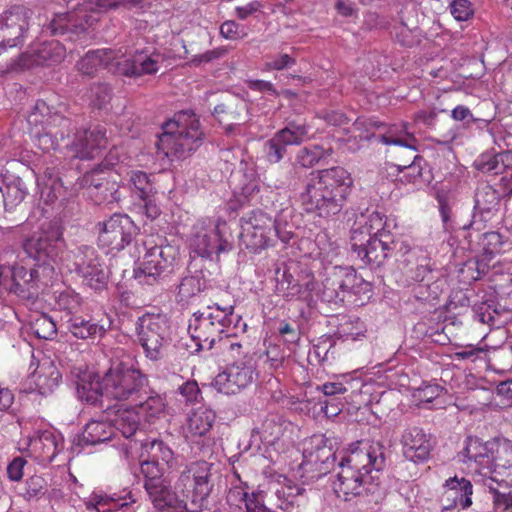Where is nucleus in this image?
Listing matches in <instances>:
<instances>
[{"mask_svg": "<svg viewBox=\"0 0 512 512\" xmlns=\"http://www.w3.org/2000/svg\"><path fill=\"white\" fill-rule=\"evenodd\" d=\"M389 225L380 212H372L367 217L364 225L354 228L353 231H364V237H382L384 233H391Z\"/></svg>", "mask_w": 512, "mask_h": 512, "instance_id": "8fccbe9b", "label": "nucleus"}, {"mask_svg": "<svg viewBox=\"0 0 512 512\" xmlns=\"http://www.w3.org/2000/svg\"><path fill=\"white\" fill-rule=\"evenodd\" d=\"M140 414L134 404H117L107 410V420H110L114 433L119 432L125 438L132 437L140 426Z\"/></svg>", "mask_w": 512, "mask_h": 512, "instance_id": "f704fd0d", "label": "nucleus"}, {"mask_svg": "<svg viewBox=\"0 0 512 512\" xmlns=\"http://www.w3.org/2000/svg\"><path fill=\"white\" fill-rule=\"evenodd\" d=\"M55 306L57 309L66 311L70 316L80 311L82 298L72 289H64L55 296Z\"/></svg>", "mask_w": 512, "mask_h": 512, "instance_id": "3c124183", "label": "nucleus"}, {"mask_svg": "<svg viewBox=\"0 0 512 512\" xmlns=\"http://www.w3.org/2000/svg\"><path fill=\"white\" fill-rule=\"evenodd\" d=\"M31 332L40 339L51 340L56 336L55 322L46 314H36L30 321Z\"/></svg>", "mask_w": 512, "mask_h": 512, "instance_id": "09e8293b", "label": "nucleus"}, {"mask_svg": "<svg viewBox=\"0 0 512 512\" xmlns=\"http://www.w3.org/2000/svg\"><path fill=\"white\" fill-rule=\"evenodd\" d=\"M380 140L386 145H395L407 149L409 154H414L417 151V140L413 133L409 131L407 123L389 126L386 132L380 136Z\"/></svg>", "mask_w": 512, "mask_h": 512, "instance_id": "c03bdc74", "label": "nucleus"}, {"mask_svg": "<svg viewBox=\"0 0 512 512\" xmlns=\"http://www.w3.org/2000/svg\"><path fill=\"white\" fill-rule=\"evenodd\" d=\"M32 11L22 5H15L0 14V51L21 45L30 26Z\"/></svg>", "mask_w": 512, "mask_h": 512, "instance_id": "dca6fc26", "label": "nucleus"}, {"mask_svg": "<svg viewBox=\"0 0 512 512\" xmlns=\"http://www.w3.org/2000/svg\"><path fill=\"white\" fill-rule=\"evenodd\" d=\"M353 180L342 167H332L310 174L299 200L307 212L329 217L340 212L350 193Z\"/></svg>", "mask_w": 512, "mask_h": 512, "instance_id": "7ed1b4c3", "label": "nucleus"}, {"mask_svg": "<svg viewBox=\"0 0 512 512\" xmlns=\"http://www.w3.org/2000/svg\"><path fill=\"white\" fill-rule=\"evenodd\" d=\"M364 332V323L358 318L346 321L345 323L341 324L339 329L340 335L347 340H357L364 334Z\"/></svg>", "mask_w": 512, "mask_h": 512, "instance_id": "bf43d9fd", "label": "nucleus"}, {"mask_svg": "<svg viewBox=\"0 0 512 512\" xmlns=\"http://www.w3.org/2000/svg\"><path fill=\"white\" fill-rule=\"evenodd\" d=\"M148 379L131 362H113L102 378L87 374L77 385L78 397L89 404L100 399L115 400L118 404L139 401L146 394Z\"/></svg>", "mask_w": 512, "mask_h": 512, "instance_id": "f257e3e1", "label": "nucleus"}, {"mask_svg": "<svg viewBox=\"0 0 512 512\" xmlns=\"http://www.w3.org/2000/svg\"><path fill=\"white\" fill-rule=\"evenodd\" d=\"M277 291L290 300L299 294L300 286L291 274L284 273L282 279L278 281Z\"/></svg>", "mask_w": 512, "mask_h": 512, "instance_id": "052dcab7", "label": "nucleus"}, {"mask_svg": "<svg viewBox=\"0 0 512 512\" xmlns=\"http://www.w3.org/2000/svg\"><path fill=\"white\" fill-rule=\"evenodd\" d=\"M351 246L362 261L380 265L396 249L397 243L391 233H384L382 237H364V231H352Z\"/></svg>", "mask_w": 512, "mask_h": 512, "instance_id": "aec40b11", "label": "nucleus"}, {"mask_svg": "<svg viewBox=\"0 0 512 512\" xmlns=\"http://www.w3.org/2000/svg\"><path fill=\"white\" fill-rule=\"evenodd\" d=\"M140 416L148 423H152L165 416L167 402L164 396L155 392L147 391L140 396L139 401L133 402Z\"/></svg>", "mask_w": 512, "mask_h": 512, "instance_id": "a19ab883", "label": "nucleus"}, {"mask_svg": "<svg viewBox=\"0 0 512 512\" xmlns=\"http://www.w3.org/2000/svg\"><path fill=\"white\" fill-rule=\"evenodd\" d=\"M442 390L438 385L428 384L419 388L414 397L419 401L420 405L431 403L434 399L438 398Z\"/></svg>", "mask_w": 512, "mask_h": 512, "instance_id": "338daca9", "label": "nucleus"}, {"mask_svg": "<svg viewBox=\"0 0 512 512\" xmlns=\"http://www.w3.org/2000/svg\"><path fill=\"white\" fill-rule=\"evenodd\" d=\"M205 282L197 275L184 277L178 287V297L180 301H188L190 298L199 294L204 288Z\"/></svg>", "mask_w": 512, "mask_h": 512, "instance_id": "864d4df0", "label": "nucleus"}, {"mask_svg": "<svg viewBox=\"0 0 512 512\" xmlns=\"http://www.w3.org/2000/svg\"><path fill=\"white\" fill-rule=\"evenodd\" d=\"M408 276L416 281V282H423L425 280H430L431 271L427 264L426 257H421L420 259H416V266L415 268H409L407 270Z\"/></svg>", "mask_w": 512, "mask_h": 512, "instance_id": "0e129e2a", "label": "nucleus"}, {"mask_svg": "<svg viewBox=\"0 0 512 512\" xmlns=\"http://www.w3.org/2000/svg\"><path fill=\"white\" fill-rule=\"evenodd\" d=\"M25 444L30 454L43 462L53 461L63 446L60 435L51 428L36 431Z\"/></svg>", "mask_w": 512, "mask_h": 512, "instance_id": "2f4dec72", "label": "nucleus"}, {"mask_svg": "<svg viewBox=\"0 0 512 512\" xmlns=\"http://www.w3.org/2000/svg\"><path fill=\"white\" fill-rule=\"evenodd\" d=\"M258 494L252 492L249 494L248 488L243 485L235 486L231 488L227 494V502L230 506L237 507L239 509L248 508V502H253Z\"/></svg>", "mask_w": 512, "mask_h": 512, "instance_id": "6e6d98bb", "label": "nucleus"}, {"mask_svg": "<svg viewBox=\"0 0 512 512\" xmlns=\"http://www.w3.org/2000/svg\"><path fill=\"white\" fill-rule=\"evenodd\" d=\"M158 147L167 157L184 158L202 143L199 120L190 111H181L163 126Z\"/></svg>", "mask_w": 512, "mask_h": 512, "instance_id": "39448f33", "label": "nucleus"}, {"mask_svg": "<svg viewBox=\"0 0 512 512\" xmlns=\"http://www.w3.org/2000/svg\"><path fill=\"white\" fill-rule=\"evenodd\" d=\"M105 129L94 127L93 129L78 131L71 144H66V148L71 153V157L80 159H90L97 156L100 150L107 145Z\"/></svg>", "mask_w": 512, "mask_h": 512, "instance_id": "c85d7f7f", "label": "nucleus"}, {"mask_svg": "<svg viewBox=\"0 0 512 512\" xmlns=\"http://www.w3.org/2000/svg\"><path fill=\"white\" fill-rule=\"evenodd\" d=\"M328 440L323 434H315L303 442V462L304 467L325 465L328 468L329 460L339 459V453L332 452L328 446Z\"/></svg>", "mask_w": 512, "mask_h": 512, "instance_id": "72a5a7b5", "label": "nucleus"}, {"mask_svg": "<svg viewBox=\"0 0 512 512\" xmlns=\"http://www.w3.org/2000/svg\"><path fill=\"white\" fill-rule=\"evenodd\" d=\"M215 419L216 414L209 407L199 406L192 409L183 424V435L190 441H197L212 429Z\"/></svg>", "mask_w": 512, "mask_h": 512, "instance_id": "c9c22d12", "label": "nucleus"}, {"mask_svg": "<svg viewBox=\"0 0 512 512\" xmlns=\"http://www.w3.org/2000/svg\"><path fill=\"white\" fill-rule=\"evenodd\" d=\"M136 234L137 226L129 216L114 214L102 223L98 244L107 253L119 252L130 244Z\"/></svg>", "mask_w": 512, "mask_h": 512, "instance_id": "a211bd4d", "label": "nucleus"}, {"mask_svg": "<svg viewBox=\"0 0 512 512\" xmlns=\"http://www.w3.org/2000/svg\"><path fill=\"white\" fill-rule=\"evenodd\" d=\"M136 333L146 358L159 361L165 356L170 334L168 320L164 315L145 313L136 322Z\"/></svg>", "mask_w": 512, "mask_h": 512, "instance_id": "9b49d317", "label": "nucleus"}, {"mask_svg": "<svg viewBox=\"0 0 512 512\" xmlns=\"http://www.w3.org/2000/svg\"><path fill=\"white\" fill-rule=\"evenodd\" d=\"M221 311L225 312L226 319L222 322L223 324V333L227 329V336L230 335V328L232 326V332L233 334L237 333L238 331H244L246 328V324L243 322L242 317L238 314L234 313V308L232 306H225L221 307Z\"/></svg>", "mask_w": 512, "mask_h": 512, "instance_id": "13d9d810", "label": "nucleus"}, {"mask_svg": "<svg viewBox=\"0 0 512 512\" xmlns=\"http://www.w3.org/2000/svg\"><path fill=\"white\" fill-rule=\"evenodd\" d=\"M404 457L414 463H423L430 457L432 442L423 429L409 427L405 429L401 437Z\"/></svg>", "mask_w": 512, "mask_h": 512, "instance_id": "473e14b6", "label": "nucleus"}, {"mask_svg": "<svg viewBox=\"0 0 512 512\" xmlns=\"http://www.w3.org/2000/svg\"><path fill=\"white\" fill-rule=\"evenodd\" d=\"M140 470L145 479L144 488L153 506L158 510L166 509L165 496L168 495L169 483L163 476L167 470L151 457L141 461Z\"/></svg>", "mask_w": 512, "mask_h": 512, "instance_id": "a878e982", "label": "nucleus"}, {"mask_svg": "<svg viewBox=\"0 0 512 512\" xmlns=\"http://www.w3.org/2000/svg\"><path fill=\"white\" fill-rule=\"evenodd\" d=\"M240 223V240L246 248L256 251L273 245L274 221L267 213L252 211L244 215Z\"/></svg>", "mask_w": 512, "mask_h": 512, "instance_id": "6ab92c4d", "label": "nucleus"}, {"mask_svg": "<svg viewBox=\"0 0 512 512\" xmlns=\"http://www.w3.org/2000/svg\"><path fill=\"white\" fill-rule=\"evenodd\" d=\"M114 435V428L110 420H107L106 410L99 419H93L86 424L82 439L86 444L95 445L110 440Z\"/></svg>", "mask_w": 512, "mask_h": 512, "instance_id": "a18cd8bd", "label": "nucleus"}, {"mask_svg": "<svg viewBox=\"0 0 512 512\" xmlns=\"http://www.w3.org/2000/svg\"><path fill=\"white\" fill-rule=\"evenodd\" d=\"M338 472L332 484L336 496L345 501L352 497L359 496L367 490V486L374 481L376 476L367 474L355 469V467L338 459Z\"/></svg>", "mask_w": 512, "mask_h": 512, "instance_id": "393cba45", "label": "nucleus"}, {"mask_svg": "<svg viewBox=\"0 0 512 512\" xmlns=\"http://www.w3.org/2000/svg\"><path fill=\"white\" fill-rule=\"evenodd\" d=\"M116 52L118 53V59L115 62L114 73L125 76L154 74L159 70L160 64L164 60L163 56L155 51L142 50L126 53L119 50Z\"/></svg>", "mask_w": 512, "mask_h": 512, "instance_id": "4be33fe9", "label": "nucleus"}, {"mask_svg": "<svg viewBox=\"0 0 512 512\" xmlns=\"http://www.w3.org/2000/svg\"><path fill=\"white\" fill-rule=\"evenodd\" d=\"M474 167L482 173L501 174L512 167V151L484 152L474 161Z\"/></svg>", "mask_w": 512, "mask_h": 512, "instance_id": "79ce46f5", "label": "nucleus"}, {"mask_svg": "<svg viewBox=\"0 0 512 512\" xmlns=\"http://www.w3.org/2000/svg\"><path fill=\"white\" fill-rule=\"evenodd\" d=\"M0 192L6 207H13L21 203L27 195V188L23 181L14 175L0 173Z\"/></svg>", "mask_w": 512, "mask_h": 512, "instance_id": "49530a36", "label": "nucleus"}, {"mask_svg": "<svg viewBox=\"0 0 512 512\" xmlns=\"http://www.w3.org/2000/svg\"><path fill=\"white\" fill-rule=\"evenodd\" d=\"M75 271L93 289H101L108 279V270L100 262L92 247L82 246L73 252Z\"/></svg>", "mask_w": 512, "mask_h": 512, "instance_id": "b1692460", "label": "nucleus"}, {"mask_svg": "<svg viewBox=\"0 0 512 512\" xmlns=\"http://www.w3.org/2000/svg\"><path fill=\"white\" fill-rule=\"evenodd\" d=\"M273 221V239L278 237L283 243H288L293 237V225L282 218H277Z\"/></svg>", "mask_w": 512, "mask_h": 512, "instance_id": "69168bd1", "label": "nucleus"}, {"mask_svg": "<svg viewBox=\"0 0 512 512\" xmlns=\"http://www.w3.org/2000/svg\"><path fill=\"white\" fill-rule=\"evenodd\" d=\"M262 446L265 448V452L268 453V457L275 462L279 459H274L272 452L280 455L288 452L293 447L290 437L286 435L285 427L274 417L265 419L261 426L252 430L250 447L261 450Z\"/></svg>", "mask_w": 512, "mask_h": 512, "instance_id": "f3484780", "label": "nucleus"}, {"mask_svg": "<svg viewBox=\"0 0 512 512\" xmlns=\"http://www.w3.org/2000/svg\"><path fill=\"white\" fill-rule=\"evenodd\" d=\"M351 294L369 299L372 295L371 284L359 277L353 268L335 265L323 282L322 299L326 302H343Z\"/></svg>", "mask_w": 512, "mask_h": 512, "instance_id": "f8f14e48", "label": "nucleus"}, {"mask_svg": "<svg viewBox=\"0 0 512 512\" xmlns=\"http://www.w3.org/2000/svg\"><path fill=\"white\" fill-rule=\"evenodd\" d=\"M190 249L202 258L213 260L221 253L233 248V237L227 222L223 219L198 220L189 237Z\"/></svg>", "mask_w": 512, "mask_h": 512, "instance_id": "6e6552de", "label": "nucleus"}, {"mask_svg": "<svg viewBox=\"0 0 512 512\" xmlns=\"http://www.w3.org/2000/svg\"><path fill=\"white\" fill-rule=\"evenodd\" d=\"M118 53L111 49L89 51L77 64L78 70L85 75H93L102 68L114 73Z\"/></svg>", "mask_w": 512, "mask_h": 512, "instance_id": "ea45409f", "label": "nucleus"}, {"mask_svg": "<svg viewBox=\"0 0 512 512\" xmlns=\"http://www.w3.org/2000/svg\"><path fill=\"white\" fill-rule=\"evenodd\" d=\"M127 156L123 153L122 147H113L105 157V163L101 167L85 174L83 178L84 185L88 186L90 195L95 198L97 203L119 202L121 195L115 181L112 183L102 177L109 167L114 169L115 174L123 180H127L129 188L140 198L147 199L152 197L156 191L149 176L140 170H130L125 163Z\"/></svg>", "mask_w": 512, "mask_h": 512, "instance_id": "f03ea898", "label": "nucleus"}, {"mask_svg": "<svg viewBox=\"0 0 512 512\" xmlns=\"http://www.w3.org/2000/svg\"><path fill=\"white\" fill-rule=\"evenodd\" d=\"M473 486L464 477H450L443 486L440 501L443 509H467L472 505Z\"/></svg>", "mask_w": 512, "mask_h": 512, "instance_id": "7c9ffc66", "label": "nucleus"}, {"mask_svg": "<svg viewBox=\"0 0 512 512\" xmlns=\"http://www.w3.org/2000/svg\"><path fill=\"white\" fill-rule=\"evenodd\" d=\"M210 464L192 462L180 473L173 488L169 486L167 508L178 512H198L211 491Z\"/></svg>", "mask_w": 512, "mask_h": 512, "instance_id": "20e7f679", "label": "nucleus"}, {"mask_svg": "<svg viewBox=\"0 0 512 512\" xmlns=\"http://www.w3.org/2000/svg\"><path fill=\"white\" fill-rule=\"evenodd\" d=\"M61 374L55 363L48 357L42 358L29 376L30 384L41 395H47L59 385Z\"/></svg>", "mask_w": 512, "mask_h": 512, "instance_id": "e433bc0d", "label": "nucleus"}, {"mask_svg": "<svg viewBox=\"0 0 512 512\" xmlns=\"http://www.w3.org/2000/svg\"><path fill=\"white\" fill-rule=\"evenodd\" d=\"M491 441L483 442L477 437H468L465 446L459 452V460L467 465L475 482L487 485L491 474Z\"/></svg>", "mask_w": 512, "mask_h": 512, "instance_id": "412c9836", "label": "nucleus"}, {"mask_svg": "<svg viewBox=\"0 0 512 512\" xmlns=\"http://www.w3.org/2000/svg\"><path fill=\"white\" fill-rule=\"evenodd\" d=\"M308 134L307 127L303 124H290L278 131L263 146V153L270 163L280 162L289 145H299Z\"/></svg>", "mask_w": 512, "mask_h": 512, "instance_id": "bb28decb", "label": "nucleus"}, {"mask_svg": "<svg viewBox=\"0 0 512 512\" xmlns=\"http://www.w3.org/2000/svg\"><path fill=\"white\" fill-rule=\"evenodd\" d=\"M339 459L367 476H375L374 473H379L385 466L384 446L375 440L356 441L339 452Z\"/></svg>", "mask_w": 512, "mask_h": 512, "instance_id": "4468645a", "label": "nucleus"}, {"mask_svg": "<svg viewBox=\"0 0 512 512\" xmlns=\"http://www.w3.org/2000/svg\"><path fill=\"white\" fill-rule=\"evenodd\" d=\"M142 449V457L144 455L151 457L168 471L180 465L179 457L175 456L172 449L161 440H146L142 443Z\"/></svg>", "mask_w": 512, "mask_h": 512, "instance_id": "37998d69", "label": "nucleus"}, {"mask_svg": "<svg viewBox=\"0 0 512 512\" xmlns=\"http://www.w3.org/2000/svg\"><path fill=\"white\" fill-rule=\"evenodd\" d=\"M418 158L419 156L416 154V152H414V154H410V163L396 165L399 172H407L404 175L407 182H414L417 178L421 177V167L417 162Z\"/></svg>", "mask_w": 512, "mask_h": 512, "instance_id": "e2e57ef3", "label": "nucleus"}, {"mask_svg": "<svg viewBox=\"0 0 512 512\" xmlns=\"http://www.w3.org/2000/svg\"><path fill=\"white\" fill-rule=\"evenodd\" d=\"M363 388H368L367 384H363L362 380L354 375L348 374L343 375L340 380L327 382L317 387V390L323 392L326 396H334L338 394H344L348 391L355 393L359 390L360 393H366Z\"/></svg>", "mask_w": 512, "mask_h": 512, "instance_id": "de8ad7c7", "label": "nucleus"}, {"mask_svg": "<svg viewBox=\"0 0 512 512\" xmlns=\"http://www.w3.org/2000/svg\"><path fill=\"white\" fill-rule=\"evenodd\" d=\"M28 123L33 126L31 133L35 146L43 152L58 149L60 141H64L70 128V121L57 113H52L50 107L43 101L36 103L28 116Z\"/></svg>", "mask_w": 512, "mask_h": 512, "instance_id": "1a4fd4ad", "label": "nucleus"}, {"mask_svg": "<svg viewBox=\"0 0 512 512\" xmlns=\"http://www.w3.org/2000/svg\"><path fill=\"white\" fill-rule=\"evenodd\" d=\"M331 150L325 149L318 145L305 147L298 151L296 161L302 167H312L317 164L321 159L330 156Z\"/></svg>", "mask_w": 512, "mask_h": 512, "instance_id": "603ef678", "label": "nucleus"}, {"mask_svg": "<svg viewBox=\"0 0 512 512\" xmlns=\"http://www.w3.org/2000/svg\"><path fill=\"white\" fill-rule=\"evenodd\" d=\"M65 55L66 48L58 40L37 41L20 56L16 68L56 65L62 62Z\"/></svg>", "mask_w": 512, "mask_h": 512, "instance_id": "5701e85b", "label": "nucleus"}, {"mask_svg": "<svg viewBox=\"0 0 512 512\" xmlns=\"http://www.w3.org/2000/svg\"><path fill=\"white\" fill-rule=\"evenodd\" d=\"M220 34L225 39H229V40H237V39H240V38H243L244 36H246V32L244 31V28L232 20L225 21L220 26Z\"/></svg>", "mask_w": 512, "mask_h": 512, "instance_id": "774afa93", "label": "nucleus"}, {"mask_svg": "<svg viewBox=\"0 0 512 512\" xmlns=\"http://www.w3.org/2000/svg\"><path fill=\"white\" fill-rule=\"evenodd\" d=\"M139 254L144 252L135 261L134 277L141 284L152 285L158 279L167 276L173 271L174 256L172 248L159 246L147 247L146 243L136 246Z\"/></svg>", "mask_w": 512, "mask_h": 512, "instance_id": "ddd939ff", "label": "nucleus"}, {"mask_svg": "<svg viewBox=\"0 0 512 512\" xmlns=\"http://www.w3.org/2000/svg\"><path fill=\"white\" fill-rule=\"evenodd\" d=\"M450 11L457 21H467L474 15V9L469 0H454L450 4Z\"/></svg>", "mask_w": 512, "mask_h": 512, "instance_id": "680f3d73", "label": "nucleus"}, {"mask_svg": "<svg viewBox=\"0 0 512 512\" xmlns=\"http://www.w3.org/2000/svg\"><path fill=\"white\" fill-rule=\"evenodd\" d=\"M316 241L322 260L332 263L340 254V247L335 242H331L326 234L318 235Z\"/></svg>", "mask_w": 512, "mask_h": 512, "instance_id": "4d7b16f0", "label": "nucleus"}, {"mask_svg": "<svg viewBox=\"0 0 512 512\" xmlns=\"http://www.w3.org/2000/svg\"><path fill=\"white\" fill-rule=\"evenodd\" d=\"M241 344L231 342L230 353L239 357L229 363L213 380L214 388L226 395H234L249 387L257 376L256 363L253 356L241 353Z\"/></svg>", "mask_w": 512, "mask_h": 512, "instance_id": "9d476101", "label": "nucleus"}, {"mask_svg": "<svg viewBox=\"0 0 512 512\" xmlns=\"http://www.w3.org/2000/svg\"><path fill=\"white\" fill-rule=\"evenodd\" d=\"M276 482L278 487L275 495L278 508L284 512H301L308 503L307 490L285 475H278Z\"/></svg>", "mask_w": 512, "mask_h": 512, "instance_id": "cd10ccee", "label": "nucleus"}, {"mask_svg": "<svg viewBox=\"0 0 512 512\" xmlns=\"http://www.w3.org/2000/svg\"><path fill=\"white\" fill-rule=\"evenodd\" d=\"M226 314L221 306L214 304L208 306L203 312L194 313L189 321L188 333L198 349H211L217 339L221 340L223 324Z\"/></svg>", "mask_w": 512, "mask_h": 512, "instance_id": "2eb2a0df", "label": "nucleus"}, {"mask_svg": "<svg viewBox=\"0 0 512 512\" xmlns=\"http://www.w3.org/2000/svg\"><path fill=\"white\" fill-rule=\"evenodd\" d=\"M491 474L486 487L497 509L512 507V441L496 438L491 441Z\"/></svg>", "mask_w": 512, "mask_h": 512, "instance_id": "423d86ee", "label": "nucleus"}, {"mask_svg": "<svg viewBox=\"0 0 512 512\" xmlns=\"http://www.w3.org/2000/svg\"><path fill=\"white\" fill-rule=\"evenodd\" d=\"M136 502V498L131 491L124 490L121 494H113L112 496H106L101 494H92L90 498L85 502L88 510H95L97 512H111L125 510H131V504Z\"/></svg>", "mask_w": 512, "mask_h": 512, "instance_id": "4c0bfd02", "label": "nucleus"}, {"mask_svg": "<svg viewBox=\"0 0 512 512\" xmlns=\"http://www.w3.org/2000/svg\"><path fill=\"white\" fill-rule=\"evenodd\" d=\"M64 325L67 331L71 333L73 337L85 340L90 338L103 337L111 328L112 321L107 319L105 323L92 322L91 320H86L81 316L73 315L69 316Z\"/></svg>", "mask_w": 512, "mask_h": 512, "instance_id": "58836bf2", "label": "nucleus"}, {"mask_svg": "<svg viewBox=\"0 0 512 512\" xmlns=\"http://www.w3.org/2000/svg\"><path fill=\"white\" fill-rule=\"evenodd\" d=\"M510 244L504 241L502 235L498 232H489L483 238V252L488 258L503 253Z\"/></svg>", "mask_w": 512, "mask_h": 512, "instance_id": "5fc2aeb1", "label": "nucleus"}, {"mask_svg": "<svg viewBox=\"0 0 512 512\" xmlns=\"http://www.w3.org/2000/svg\"><path fill=\"white\" fill-rule=\"evenodd\" d=\"M138 2L139 0H88L73 12L56 14L49 29L52 34L71 33L78 38L80 33L97 20V14L120 7L131 8Z\"/></svg>", "mask_w": 512, "mask_h": 512, "instance_id": "0eeeda50", "label": "nucleus"}, {"mask_svg": "<svg viewBox=\"0 0 512 512\" xmlns=\"http://www.w3.org/2000/svg\"><path fill=\"white\" fill-rule=\"evenodd\" d=\"M500 203V194L491 185L482 184L478 187L475 194L474 214L471 223L463 228L473 227L481 230L485 223L490 221L494 213L498 210Z\"/></svg>", "mask_w": 512, "mask_h": 512, "instance_id": "c756f323", "label": "nucleus"}]
</instances>
